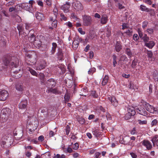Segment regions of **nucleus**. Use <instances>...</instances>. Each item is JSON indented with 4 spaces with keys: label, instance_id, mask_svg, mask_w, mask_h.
<instances>
[{
    "label": "nucleus",
    "instance_id": "nucleus-1",
    "mask_svg": "<svg viewBox=\"0 0 158 158\" xmlns=\"http://www.w3.org/2000/svg\"><path fill=\"white\" fill-rule=\"evenodd\" d=\"M11 110L7 108L3 109L1 111L0 119L1 121L4 122L6 121L10 115Z\"/></svg>",
    "mask_w": 158,
    "mask_h": 158
},
{
    "label": "nucleus",
    "instance_id": "nucleus-2",
    "mask_svg": "<svg viewBox=\"0 0 158 158\" xmlns=\"http://www.w3.org/2000/svg\"><path fill=\"white\" fill-rule=\"evenodd\" d=\"M142 103L147 111L152 114H158V109L157 108H155L152 106L149 103L143 101H142Z\"/></svg>",
    "mask_w": 158,
    "mask_h": 158
},
{
    "label": "nucleus",
    "instance_id": "nucleus-3",
    "mask_svg": "<svg viewBox=\"0 0 158 158\" xmlns=\"http://www.w3.org/2000/svg\"><path fill=\"white\" fill-rule=\"evenodd\" d=\"M74 9L77 11H80L83 9V6L82 3L79 1H76L73 2V4Z\"/></svg>",
    "mask_w": 158,
    "mask_h": 158
},
{
    "label": "nucleus",
    "instance_id": "nucleus-4",
    "mask_svg": "<svg viewBox=\"0 0 158 158\" xmlns=\"http://www.w3.org/2000/svg\"><path fill=\"white\" fill-rule=\"evenodd\" d=\"M82 19L83 24L85 26H88L91 25L92 19L90 16L88 15H84L83 16Z\"/></svg>",
    "mask_w": 158,
    "mask_h": 158
},
{
    "label": "nucleus",
    "instance_id": "nucleus-5",
    "mask_svg": "<svg viewBox=\"0 0 158 158\" xmlns=\"http://www.w3.org/2000/svg\"><path fill=\"white\" fill-rule=\"evenodd\" d=\"M9 94L7 91L2 90L0 92V100L5 101L8 98Z\"/></svg>",
    "mask_w": 158,
    "mask_h": 158
},
{
    "label": "nucleus",
    "instance_id": "nucleus-6",
    "mask_svg": "<svg viewBox=\"0 0 158 158\" xmlns=\"http://www.w3.org/2000/svg\"><path fill=\"white\" fill-rule=\"evenodd\" d=\"M55 84L56 83L54 80L51 78L47 81L45 85H47V87L50 89L54 87Z\"/></svg>",
    "mask_w": 158,
    "mask_h": 158
},
{
    "label": "nucleus",
    "instance_id": "nucleus-7",
    "mask_svg": "<svg viewBox=\"0 0 158 158\" xmlns=\"http://www.w3.org/2000/svg\"><path fill=\"white\" fill-rule=\"evenodd\" d=\"M141 143L142 145L146 147L148 150H150L152 148V144L148 140H144Z\"/></svg>",
    "mask_w": 158,
    "mask_h": 158
},
{
    "label": "nucleus",
    "instance_id": "nucleus-8",
    "mask_svg": "<svg viewBox=\"0 0 158 158\" xmlns=\"http://www.w3.org/2000/svg\"><path fill=\"white\" fill-rule=\"evenodd\" d=\"M70 7V3L69 2H67L66 4L63 5L61 7V9L63 10L65 13L69 11V9Z\"/></svg>",
    "mask_w": 158,
    "mask_h": 158
},
{
    "label": "nucleus",
    "instance_id": "nucleus-9",
    "mask_svg": "<svg viewBox=\"0 0 158 158\" xmlns=\"http://www.w3.org/2000/svg\"><path fill=\"white\" fill-rule=\"evenodd\" d=\"M109 100L111 102V104L114 106H116L118 105V102L115 98L114 97L110 96L108 98Z\"/></svg>",
    "mask_w": 158,
    "mask_h": 158
},
{
    "label": "nucleus",
    "instance_id": "nucleus-10",
    "mask_svg": "<svg viewBox=\"0 0 158 158\" xmlns=\"http://www.w3.org/2000/svg\"><path fill=\"white\" fill-rule=\"evenodd\" d=\"M46 66V63L44 61H41V64L40 65L35 67V69L37 70H41L44 69Z\"/></svg>",
    "mask_w": 158,
    "mask_h": 158
},
{
    "label": "nucleus",
    "instance_id": "nucleus-11",
    "mask_svg": "<svg viewBox=\"0 0 158 158\" xmlns=\"http://www.w3.org/2000/svg\"><path fill=\"white\" fill-rule=\"evenodd\" d=\"M35 16L36 19L40 21L43 20L44 19V15L41 13H36L35 14Z\"/></svg>",
    "mask_w": 158,
    "mask_h": 158
},
{
    "label": "nucleus",
    "instance_id": "nucleus-12",
    "mask_svg": "<svg viewBox=\"0 0 158 158\" xmlns=\"http://www.w3.org/2000/svg\"><path fill=\"white\" fill-rule=\"evenodd\" d=\"M136 111L139 114L144 116L147 115V112L145 111L144 108H139L136 109Z\"/></svg>",
    "mask_w": 158,
    "mask_h": 158
},
{
    "label": "nucleus",
    "instance_id": "nucleus-13",
    "mask_svg": "<svg viewBox=\"0 0 158 158\" xmlns=\"http://www.w3.org/2000/svg\"><path fill=\"white\" fill-rule=\"evenodd\" d=\"M155 45V43L153 41H150L145 44V46L150 49L152 48Z\"/></svg>",
    "mask_w": 158,
    "mask_h": 158
},
{
    "label": "nucleus",
    "instance_id": "nucleus-14",
    "mask_svg": "<svg viewBox=\"0 0 158 158\" xmlns=\"http://www.w3.org/2000/svg\"><path fill=\"white\" fill-rule=\"evenodd\" d=\"M127 109V112L130 115L134 116L135 114V111L133 107L129 106Z\"/></svg>",
    "mask_w": 158,
    "mask_h": 158
},
{
    "label": "nucleus",
    "instance_id": "nucleus-15",
    "mask_svg": "<svg viewBox=\"0 0 158 158\" xmlns=\"http://www.w3.org/2000/svg\"><path fill=\"white\" fill-rule=\"evenodd\" d=\"M147 54L149 58V60L151 61L152 63L155 60V58L152 56L153 54L152 52L150 51H148Z\"/></svg>",
    "mask_w": 158,
    "mask_h": 158
},
{
    "label": "nucleus",
    "instance_id": "nucleus-16",
    "mask_svg": "<svg viewBox=\"0 0 158 158\" xmlns=\"http://www.w3.org/2000/svg\"><path fill=\"white\" fill-rule=\"evenodd\" d=\"M27 104V102L26 100L21 102L19 104V108L21 109H24L26 108Z\"/></svg>",
    "mask_w": 158,
    "mask_h": 158
},
{
    "label": "nucleus",
    "instance_id": "nucleus-17",
    "mask_svg": "<svg viewBox=\"0 0 158 158\" xmlns=\"http://www.w3.org/2000/svg\"><path fill=\"white\" fill-rule=\"evenodd\" d=\"M122 48V46L119 42H117L115 45V49L117 52H119Z\"/></svg>",
    "mask_w": 158,
    "mask_h": 158
},
{
    "label": "nucleus",
    "instance_id": "nucleus-18",
    "mask_svg": "<svg viewBox=\"0 0 158 158\" xmlns=\"http://www.w3.org/2000/svg\"><path fill=\"white\" fill-rule=\"evenodd\" d=\"M108 21V17L106 15H103L101 19V23L103 24H105Z\"/></svg>",
    "mask_w": 158,
    "mask_h": 158
},
{
    "label": "nucleus",
    "instance_id": "nucleus-19",
    "mask_svg": "<svg viewBox=\"0 0 158 158\" xmlns=\"http://www.w3.org/2000/svg\"><path fill=\"white\" fill-rule=\"evenodd\" d=\"M22 8L26 10H28L30 7V5L27 3H23L21 5Z\"/></svg>",
    "mask_w": 158,
    "mask_h": 158
},
{
    "label": "nucleus",
    "instance_id": "nucleus-20",
    "mask_svg": "<svg viewBox=\"0 0 158 158\" xmlns=\"http://www.w3.org/2000/svg\"><path fill=\"white\" fill-rule=\"evenodd\" d=\"M153 144H156L158 147V135H156L154 136L151 139Z\"/></svg>",
    "mask_w": 158,
    "mask_h": 158
},
{
    "label": "nucleus",
    "instance_id": "nucleus-21",
    "mask_svg": "<svg viewBox=\"0 0 158 158\" xmlns=\"http://www.w3.org/2000/svg\"><path fill=\"white\" fill-rule=\"evenodd\" d=\"M109 79V77L107 75H105L103 78L102 84V85H106Z\"/></svg>",
    "mask_w": 158,
    "mask_h": 158
},
{
    "label": "nucleus",
    "instance_id": "nucleus-22",
    "mask_svg": "<svg viewBox=\"0 0 158 158\" xmlns=\"http://www.w3.org/2000/svg\"><path fill=\"white\" fill-rule=\"evenodd\" d=\"M36 47L38 48H40L41 47V42L39 40H37L35 41L34 43L33 44Z\"/></svg>",
    "mask_w": 158,
    "mask_h": 158
},
{
    "label": "nucleus",
    "instance_id": "nucleus-23",
    "mask_svg": "<svg viewBox=\"0 0 158 158\" xmlns=\"http://www.w3.org/2000/svg\"><path fill=\"white\" fill-rule=\"evenodd\" d=\"M16 89L19 91H22L23 90V86L20 83L17 84L15 86Z\"/></svg>",
    "mask_w": 158,
    "mask_h": 158
},
{
    "label": "nucleus",
    "instance_id": "nucleus-24",
    "mask_svg": "<svg viewBox=\"0 0 158 158\" xmlns=\"http://www.w3.org/2000/svg\"><path fill=\"white\" fill-rule=\"evenodd\" d=\"M92 133L96 137L99 136L101 134V132L98 129H95L92 131Z\"/></svg>",
    "mask_w": 158,
    "mask_h": 158
},
{
    "label": "nucleus",
    "instance_id": "nucleus-25",
    "mask_svg": "<svg viewBox=\"0 0 158 158\" xmlns=\"http://www.w3.org/2000/svg\"><path fill=\"white\" fill-rule=\"evenodd\" d=\"M52 47L51 51V54H53L55 52L57 45L56 43H53L52 44Z\"/></svg>",
    "mask_w": 158,
    "mask_h": 158
},
{
    "label": "nucleus",
    "instance_id": "nucleus-26",
    "mask_svg": "<svg viewBox=\"0 0 158 158\" xmlns=\"http://www.w3.org/2000/svg\"><path fill=\"white\" fill-rule=\"evenodd\" d=\"M126 53L128 55L129 57L131 58L132 56V53L129 48H127L125 50Z\"/></svg>",
    "mask_w": 158,
    "mask_h": 158
},
{
    "label": "nucleus",
    "instance_id": "nucleus-27",
    "mask_svg": "<svg viewBox=\"0 0 158 158\" xmlns=\"http://www.w3.org/2000/svg\"><path fill=\"white\" fill-rule=\"evenodd\" d=\"M140 9L142 11L148 12V8L144 5H141L140 6Z\"/></svg>",
    "mask_w": 158,
    "mask_h": 158
},
{
    "label": "nucleus",
    "instance_id": "nucleus-28",
    "mask_svg": "<svg viewBox=\"0 0 158 158\" xmlns=\"http://www.w3.org/2000/svg\"><path fill=\"white\" fill-rule=\"evenodd\" d=\"M138 123L140 125H145L147 124V122L146 120H141L140 119H138L137 121Z\"/></svg>",
    "mask_w": 158,
    "mask_h": 158
},
{
    "label": "nucleus",
    "instance_id": "nucleus-29",
    "mask_svg": "<svg viewBox=\"0 0 158 158\" xmlns=\"http://www.w3.org/2000/svg\"><path fill=\"white\" fill-rule=\"evenodd\" d=\"M113 66L115 67L116 66V64H117V57L115 55H113Z\"/></svg>",
    "mask_w": 158,
    "mask_h": 158
},
{
    "label": "nucleus",
    "instance_id": "nucleus-30",
    "mask_svg": "<svg viewBox=\"0 0 158 158\" xmlns=\"http://www.w3.org/2000/svg\"><path fill=\"white\" fill-rule=\"evenodd\" d=\"M96 71V69L94 67L91 68L88 71V74H92Z\"/></svg>",
    "mask_w": 158,
    "mask_h": 158
},
{
    "label": "nucleus",
    "instance_id": "nucleus-31",
    "mask_svg": "<svg viewBox=\"0 0 158 158\" xmlns=\"http://www.w3.org/2000/svg\"><path fill=\"white\" fill-rule=\"evenodd\" d=\"M30 73L33 75L37 77V74L35 71L33 69L29 68V69Z\"/></svg>",
    "mask_w": 158,
    "mask_h": 158
},
{
    "label": "nucleus",
    "instance_id": "nucleus-32",
    "mask_svg": "<svg viewBox=\"0 0 158 158\" xmlns=\"http://www.w3.org/2000/svg\"><path fill=\"white\" fill-rule=\"evenodd\" d=\"M49 92L56 94H58V91L55 88L52 89V88H50L49 90Z\"/></svg>",
    "mask_w": 158,
    "mask_h": 158
},
{
    "label": "nucleus",
    "instance_id": "nucleus-33",
    "mask_svg": "<svg viewBox=\"0 0 158 158\" xmlns=\"http://www.w3.org/2000/svg\"><path fill=\"white\" fill-rule=\"evenodd\" d=\"M90 96L94 98H97L98 97V95L96 94V92L95 91H92Z\"/></svg>",
    "mask_w": 158,
    "mask_h": 158
},
{
    "label": "nucleus",
    "instance_id": "nucleus-34",
    "mask_svg": "<svg viewBox=\"0 0 158 158\" xmlns=\"http://www.w3.org/2000/svg\"><path fill=\"white\" fill-rule=\"evenodd\" d=\"M64 98L65 101L68 102L70 98V94L68 93L66 94L64 96Z\"/></svg>",
    "mask_w": 158,
    "mask_h": 158
},
{
    "label": "nucleus",
    "instance_id": "nucleus-35",
    "mask_svg": "<svg viewBox=\"0 0 158 158\" xmlns=\"http://www.w3.org/2000/svg\"><path fill=\"white\" fill-rule=\"evenodd\" d=\"M30 40L31 41V43H33V44L35 40H35V37L33 34L31 35L30 37L29 38Z\"/></svg>",
    "mask_w": 158,
    "mask_h": 158
},
{
    "label": "nucleus",
    "instance_id": "nucleus-36",
    "mask_svg": "<svg viewBox=\"0 0 158 158\" xmlns=\"http://www.w3.org/2000/svg\"><path fill=\"white\" fill-rule=\"evenodd\" d=\"M65 156L64 154L60 155L59 154H57L55 155L54 158H65Z\"/></svg>",
    "mask_w": 158,
    "mask_h": 158
},
{
    "label": "nucleus",
    "instance_id": "nucleus-37",
    "mask_svg": "<svg viewBox=\"0 0 158 158\" xmlns=\"http://www.w3.org/2000/svg\"><path fill=\"white\" fill-rule=\"evenodd\" d=\"M6 42V40L3 37H0V44L2 45H4Z\"/></svg>",
    "mask_w": 158,
    "mask_h": 158
},
{
    "label": "nucleus",
    "instance_id": "nucleus-38",
    "mask_svg": "<svg viewBox=\"0 0 158 158\" xmlns=\"http://www.w3.org/2000/svg\"><path fill=\"white\" fill-rule=\"evenodd\" d=\"M25 29L27 30H29L31 28L32 25L30 23H25Z\"/></svg>",
    "mask_w": 158,
    "mask_h": 158
},
{
    "label": "nucleus",
    "instance_id": "nucleus-39",
    "mask_svg": "<svg viewBox=\"0 0 158 158\" xmlns=\"http://www.w3.org/2000/svg\"><path fill=\"white\" fill-rule=\"evenodd\" d=\"M127 58L125 55H123L121 56L119 59L120 61H126Z\"/></svg>",
    "mask_w": 158,
    "mask_h": 158
},
{
    "label": "nucleus",
    "instance_id": "nucleus-40",
    "mask_svg": "<svg viewBox=\"0 0 158 158\" xmlns=\"http://www.w3.org/2000/svg\"><path fill=\"white\" fill-rule=\"evenodd\" d=\"M132 31L131 29H130V30L128 29L125 32V33H126V34L127 35H129V36H130L132 35Z\"/></svg>",
    "mask_w": 158,
    "mask_h": 158
},
{
    "label": "nucleus",
    "instance_id": "nucleus-41",
    "mask_svg": "<svg viewBox=\"0 0 158 158\" xmlns=\"http://www.w3.org/2000/svg\"><path fill=\"white\" fill-rule=\"evenodd\" d=\"M70 127L67 125L66 127V128L65 129L66 134L67 135H68L70 131Z\"/></svg>",
    "mask_w": 158,
    "mask_h": 158
},
{
    "label": "nucleus",
    "instance_id": "nucleus-42",
    "mask_svg": "<svg viewBox=\"0 0 158 158\" xmlns=\"http://www.w3.org/2000/svg\"><path fill=\"white\" fill-rule=\"evenodd\" d=\"M146 31L149 34H151L153 32V29L152 28H148L146 30Z\"/></svg>",
    "mask_w": 158,
    "mask_h": 158
},
{
    "label": "nucleus",
    "instance_id": "nucleus-43",
    "mask_svg": "<svg viewBox=\"0 0 158 158\" xmlns=\"http://www.w3.org/2000/svg\"><path fill=\"white\" fill-rule=\"evenodd\" d=\"M75 40L78 41L79 43L80 42L82 43L84 41L83 40L81 39V38L79 36L76 37L75 38Z\"/></svg>",
    "mask_w": 158,
    "mask_h": 158
},
{
    "label": "nucleus",
    "instance_id": "nucleus-44",
    "mask_svg": "<svg viewBox=\"0 0 158 158\" xmlns=\"http://www.w3.org/2000/svg\"><path fill=\"white\" fill-rule=\"evenodd\" d=\"M131 133L132 135L137 134V132L136 131V128L135 127L133 128V129L131 131Z\"/></svg>",
    "mask_w": 158,
    "mask_h": 158
},
{
    "label": "nucleus",
    "instance_id": "nucleus-45",
    "mask_svg": "<svg viewBox=\"0 0 158 158\" xmlns=\"http://www.w3.org/2000/svg\"><path fill=\"white\" fill-rule=\"evenodd\" d=\"M157 121L156 119H155L152 121V122L151 125L152 126H154L157 125Z\"/></svg>",
    "mask_w": 158,
    "mask_h": 158
},
{
    "label": "nucleus",
    "instance_id": "nucleus-46",
    "mask_svg": "<svg viewBox=\"0 0 158 158\" xmlns=\"http://www.w3.org/2000/svg\"><path fill=\"white\" fill-rule=\"evenodd\" d=\"M30 61L33 64H35L36 61V59L35 57H34L33 58L31 57L30 58Z\"/></svg>",
    "mask_w": 158,
    "mask_h": 158
},
{
    "label": "nucleus",
    "instance_id": "nucleus-47",
    "mask_svg": "<svg viewBox=\"0 0 158 158\" xmlns=\"http://www.w3.org/2000/svg\"><path fill=\"white\" fill-rule=\"evenodd\" d=\"M79 148V145L77 143H75L73 145V148L74 150H77Z\"/></svg>",
    "mask_w": 158,
    "mask_h": 158
},
{
    "label": "nucleus",
    "instance_id": "nucleus-48",
    "mask_svg": "<svg viewBox=\"0 0 158 158\" xmlns=\"http://www.w3.org/2000/svg\"><path fill=\"white\" fill-rule=\"evenodd\" d=\"M57 21L56 20H54L52 23V27L54 28H56L57 26Z\"/></svg>",
    "mask_w": 158,
    "mask_h": 158
},
{
    "label": "nucleus",
    "instance_id": "nucleus-49",
    "mask_svg": "<svg viewBox=\"0 0 158 158\" xmlns=\"http://www.w3.org/2000/svg\"><path fill=\"white\" fill-rule=\"evenodd\" d=\"M64 25L67 26L69 28H71L72 27L73 25L71 22L69 21L66 22L64 23Z\"/></svg>",
    "mask_w": 158,
    "mask_h": 158
},
{
    "label": "nucleus",
    "instance_id": "nucleus-50",
    "mask_svg": "<svg viewBox=\"0 0 158 158\" xmlns=\"http://www.w3.org/2000/svg\"><path fill=\"white\" fill-rule=\"evenodd\" d=\"M133 116V115H130V114L127 113L125 115V118L126 120L129 119L131 118V116Z\"/></svg>",
    "mask_w": 158,
    "mask_h": 158
},
{
    "label": "nucleus",
    "instance_id": "nucleus-51",
    "mask_svg": "<svg viewBox=\"0 0 158 158\" xmlns=\"http://www.w3.org/2000/svg\"><path fill=\"white\" fill-rule=\"evenodd\" d=\"M135 86H134L133 83L132 82H131L130 84L129 88L131 89H135Z\"/></svg>",
    "mask_w": 158,
    "mask_h": 158
},
{
    "label": "nucleus",
    "instance_id": "nucleus-52",
    "mask_svg": "<svg viewBox=\"0 0 158 158\" xmlns=\"http://www.w3.org/2000/svg\"><path fill=\"white\" fill-rule=\"evenodd\" d=\"M138 33L139 37L142 39L143 37V35L142 32L140 29H138Z\"/></svg>",
    "mask_w": 158,
    "mask_h": 158
},
{
    "label": "nucleus",
    "instance_id": "nucleus-53",
    "mask_svg": "<svg viewBox=\"0 0 158 158\" xmlns=\"http://www.w3.org/2000/svg\"><path fill=\"white\" fill-rule=\"evenodd\" d=\"M61 19L62 20H63L64 21H66L67 20V17L64 16V14H60Z\"/></svg>",
    "mask_w": 158,
    "mask_h": 158
},
{
    "label": "nucleus",
    "instance_id": "nucleus-54",
    "mask_svg": "<svg viewBox=\"0 0 158 158\" xmlns=\"http://www.w3.org/2000/svg\"><path fill=\"white\" fill-rule=\"evenodd\" d=\"M142 39L143 40L144 44H145L146 43L148 42L149 40V38L148 37H143L142 38Z\"/></svg>",
    "mask_w": 158,
    "mask_h": 158
},
{
    "label": "nucleus",
    "instance_id": "nucleus-55",
    "mask_svg": "<svg viewBox=\"0 0 158 158\" xmlns=\"http://www.w3.org/2000/svg\"><path fill=\"white\" fill-rule=\"evenodd\" d=\"M148 22L147 21H145L143 22L142 24V27L143 28H145V27L147 26L148 24Z\"/></svg>",
    "mask_w": 158,
    "mask_h": 158
},
{
    "label": "nucleus",
    "instance_id": "nucleus-56",
    "mask_svg": "<svg viewBox=\"0 0 158 158\" xmlns=\"http://www.w3.org/2000/svg\"><path fill=\"white\" fill-rule=\"evenodd\" d=\"M101 154V153L99 152H96L95 153L94 157L95 158H99Z\"/></svg>",
    "mask_w": 158,
    "mask_h": 158
},
{
    "label": "nucleus",
    "instance_id": "nucleus-57",
    "mask_svg": "<svg viewBox=\"0 0 158 158\" xmlns=\"http://www.w3.org/2000/svg\"><path fill=\"white\" fill-rule=\"evenodd\" d=\"M137 65V62L135 60H134L132 62L131 66L133 68H135L136 65Z\"/></svg>",
    "mask_w": 158,
    "mask_h": 158
},
{
    "label": "nucleus",
    "instance_id": "nucleus-58",
    "mask_svg": "<svg viewBox=\"0 0 158 158\" xmlns=\"http://www.w3.org/2000/svg\"><path fill=\"white\" fill-rule=\"evenodd\" d=\"M139 36L137 34H134L133 35V39L135 41H137L139 39Z\"/></svg>",
    "mask_w": 158,
    "mask_h": 158
},
{
    "label": "nucleus",
    "instance_id": "nucleus-59",
    "mask_svg": "<svg viewBox=\"0 0 158 158\" xmlns=\"http://www.w3.org/2000/svg\"><path fill=\"white\" fill-rule=\"evenodd\" d=\"M78 32L82 35H84L85 33V32L83 31L82 29L81 28H78Z\"/></svg>",
    "mask_w": 158,
    "mask_h": 158
},
{
    "label": "nucleus",
    "instance_id": "nucleus-60",
    "mask_svg": "<svg viewBox=\"0 0 158 158\" xmlns=\"http://www.w3.org/2000/svg\"><path fill=\"white\" fill-rule=\"evenodd\" d=\"M16 21L18 23H19L21 21V19L20 17L18 15H16L15 16Z\"/></svg>",
    "mask_w": 158,
    "mask_h": 158
},
{
    "label": "nucleus",
    "instance_id": "nucleus-61",
    "mask_svg": "<svg viewBox=\"0 0 158 158\" xmlns=\"http://www.w3.org/2000/svg\"><path fill=\"white\" fill-rule=\"evenodd\" d=\"M71 17L72 19H74L76 20H77V19H78L77 17L75 15L74 13H73L71 15Z\"/></svg>",
    "mask_w": 158,
    "mask_h": 158
},
{
    "label": "nucleus",
    "instance_id": "nucleus-62",
    "mask_svg": "<svg viewBox=\"0 0 158 158\" xmlns=\"http://www.w3.org/2000/svg\"><path fill=\"white\" fill-rule=\"evenodd\" d=\"M153 77L155 80H158V74L156 73H154L153 74Z\"/></svg>",
    "mask_w": 158,
    "mask_h": 158
},
{
    "label": "nucleus",
    "instance_id": "nucleus-63",
    "mask_svg": "<svg viewBox=\"0 0 158 158\" xmlns=\"http://www.w3.org/2000/svg\"><path fill=\"white\" fill-rule=\"evenodd\" d=\"M45 2L47 5L50 6L51 5V0H46Z\"/></svg>",
    "mask_w": 158,
    "mask_h": 158
},
{
    "label": "nucleus",
    "instance_id": "nucleus-64",
    "mask_svg": "<svg viewBox=\"0 0 158 158\" xmlns=\"http://www.w3.org/2000/svg\"><path fill=\"white\" fill-rule=\"evenodd\" d=\"M98 110H100V112H105V109L103 108V107L102 106H100L98 107Z\"/></svg>",
    "mask_w": 158,
    "mask_h": 158
}]
</instances>
